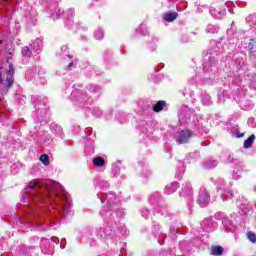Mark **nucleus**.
I'll return each mask as SVG.
<instances>
[{
    "instance_id": "f257e3e1",
    "label": "nucleus",
    "mask_w": 256,
    "mask_h": 256,
    "mask_svg": "<svg viewBox=\"0 0 256 256\" xmlns=\"http://www.w3.org/2000/svg\"><path fill=\"white\" fill-rule=\"evenodd\" d=\"M41 189V193L39 197H52L51 191L54 195L56 205L59 206L58 210L62 211L63 215H67V211L69 209V203L67 202V192L63 189V186L59 184V182H55L53 180H48L46 182H41L39 180L31 181L27 189Z\"/></svg>"
},
{
    "instance_id": "f03ea898",
    "label": "nucleus",
    "mask_w": 256,
    "mask_h": 256,
    "mask_svg": "<svg viewBox=\"0 0 256 256\" xmlns=\"http://www.w3.org/2000/svg\"><path fill=\"white\" fill-rule=\"evenodd\" d=\"M8 67L9 71L7 72L6 82L1 81V75H3L5 70L3 69V67H0V95H7V91H9V88L11 87V85H13V75L15 74V69L9 62ZM1 99L3 98L0 96V101Z\"/></svg>"
},
{
    "instance_id": "7ed1b4c3",
    "label": "nucleus",
    "mask_w": 256,
    "mask_h": 256,
    "mask_svg": "<svg viewBox=\"0 0 256 256\" xmlns=\"http://www.w3.org/2000/svg\"><path fill=\"white\" fill-rule=\"evenodd\" d=\"M73 101L78 103H91V96L85 90H74L71 94Z\"/></svg>"
},
{
    "instance_id": "20e7f679",
    "label": "nucleus",
    "mask_w": 256,
    "mask_h": 256,
    "mask_svg": "<svg viewBox=\"0 0 256 256\" xmlns=\"http://www.w3.org/2000/svg\"><path fill=\"white\" fill-rule=\"evenodd\" d=\"M192 135L193 133L191 132V130H182L176 133V141L180 145L183 143H187V141L191 139Z\"/></svg>"
},
{
    "instance_id": "39448f33",
    "label": "nucleus",
    "mask_w": 256,
    "mask_h": 256,
    "mask_svg": "<svg viewBox=\"0 0 256 256\" xmlns=\"http://www.w3.org/2000/svg\"><path fill=\"white\" fill-rule=\"evenodd\" d=\"M209 203V195L207 192H202L198 197V204L200 207H206Z\"/></svg>"
},
{
    "instance_id": "423d86ee",
    "label": "nucleus",
    "mask_w": 256,
    "mask_h": 256,
    "mask_svg": "<svg viewBox=\"0 0 256 256\" xmlns=\"http://www.w3.org/2000/svg\"><path fill=\"white\" fill-rule=\"evenodd\" d=\"M178 16L179 14H177V12H168L164 14L163 19L167 21V23H173Z\"/></svg>"
},
{
    "instance_id": "0eeeda50",
    "label": "nucleus",
    "mask_w": 256,
    "mask_h": 256,
    "mask_svg": "<svg viewBox=\"0 0 256 256\" xmlns=\"http://www.w3.org/2000/svg\"><path fill=\"white\" fill-rule=\"evenodd\" d=\"M61 56L63 59H65V61L72 60L73 59V55H71V53H69V48L67 46H62L61 47Z\"/></svg>"
},
{
    "instance_id": "6e6552de",
    "label": "nucleus",
    "mask_w": 256,
    "mask_h": 256,
    "mask_svg": "<svg viewBox=\"0 0 256 256\" xmlns=\"http://www.w3.org/2000/svg\"><path fill=\"white\" fill-rule=\"evenodd\" d=\"M211 15H214L216 19H221L222 15H225V11H221L220 8L218 9H211L210 10Z\"/></svg>"
},
{
    "instance_id": "1a4fd4ad",
    "label": "nucleus",
    "mask_w": 256,
    "mask_h": 256,
    "mask_svg": "<svg viewBox=\"0 0 256 256\" xmlns=\"http://www.w3.org/2000/svg\"><path fill=\"white\" fill-rule=\"evenodd\" d=\"M92 163L94 167H103V165H105V159L102 157H96L93 159Z\"/></svg>"
},
{
    "instance_id": "9d476101",
    "label": "nucleus",
    "mask_w": 256,
    "mask_h": 256,
    "mask_svg": "<svg viewBox=\"0 0 256 256\" xmlns=\"http://www.w3.org/2000/svg\"><path fill=\"white\" fill-rule=\"evenodd\" d=\"M179 187V183L174 182L171 185L166 187V193L171 195V193H175V190Z\"/></svg>"
},
{
    "instance_id": "9b49d317",
    "label": "nucleus",
    "mask_w": 256,
    "mask_h": 256,
    "mask_svg": "<svg viewBox=\"0 0 256 256\" xmlns=\"http://www.w3.org/2000/svg\"><path fill=\"white\" fill-rule=\"evenodd\" d=\"M211 253H212V255H215V256H221V255H223V247L214 246L211 248Z\"/></svg>"
},
{
    "instance_id": "f8f14e48",
    "label": "nucleus",
    "mask_w": 256,
    "mask_h": 256,
    "mask_svg": "<svg viewBox=\"0 0 256 256\" xmlns=\"http://www.w3.org/2000/svg\"><path fill=\"white\" fill-rule=\"evenodd\" d=\"M253 141H255V135H251L248 139L244 141V149H249L251 145H253Z\"/></svg>"
},
{
    "instance_id": "ddd939ff",
    "label": "nucleus",
    "mask_w": 256,
    "mask_h": 256,
    "mask_svg": "<svg viewBox=\"0 0 256 256\" xmlns=\"http://www.w3.org/2000/svg\"><path fill=\"white\" fill-rule=\"evenodd\" d=\"M165 107V101H158L154 107L153 110L156 112L163 111V108Z\"/></svg>"
},
{
    "instance_id": "4468645a",
    "label": "nucleus",
    "mask_w": 256,
    "mask_h": 256,
    "mask_svg": "<svg viewBox=\"0 0 256 256\" xmlns=\"http://www.w3.org/2000/svg\"><path fill=\"white\" fill-rule=\"evenodd\" d=\"M22 55L23 57H31V50L29 49V47L24 46L22 48Z\"/></svg>"
},
{
    "instance_id": "2eb2a0df",
    "label": "nucleus",
    "mask_w": 256,
    "mask_h": 256,
    "mask_svg": "<svg viewBox=\"0 0 256 256\" xmlns=\"http://www.w3.org/2000/svg\"><path fill=\"white\" fill-rule=\"evenodd\" d=\"M40 161L43 165H49V156L47 154L41 155Z\"/></svg>"
},
{
    "instance_id": "dca6fc26",
    "label": "nucleus",
    "mask_w": 256,
    "mask_h": 256,
    "mask_svg": "<svg viewBox=\"0 0 256 256\" xmlns=\"http://www.w3.org/2000/svg\"><path fill=\"white\" fill-rule=\"evenodd\" d=\"M206 32H208V33H217V27H215L213 24H209L206 27Z\"/></svg>"
},
{
    "instance_id": "f3484780",
    "label": "nucleus",
    "mask_w": 256,
    "mask_h": 256,
    "mask_svg": "<svg viewBox=\"0 0 256 256\" xmlns=\"http://www.w3.org/2000/svg\"><path fill=\"white\" fill-rule=\"evenodd\" d=\"M42 45H43V42L41 40H36V42H34L32 44V47L34 49H36V51H39V49H41Z\"/></svg>"
},
{
    "instance_id": "a211bd4d",
    "label": "nucleus",
    "mask_w": 256,
    "mask_h": 256,
    "mask_svg": "<svg viewBox=\"0 0 256 256\" xmlns=\"http://www.w3.org/2000/svg\"><path fill=\"white\" fill-rule=\"evenodd\" d=\"M248 47H249L251 53H255L256 41L250 40Z\"/></svg>"
},
{
    "instance_id": "6ab92c4d",
    "label": "nucleus",
    "mask_w": 256,
    "mask_h": 256,
    "mask_svg": "<svg viewBox=\"0 0 256 256\" xmlns=\"http://www.w3.org/2000/svg\"><path fill=\"white\" fill-rule=\"evenodd\" d=\"M247 237L251 243H256V235L253 232H248Z\"/></svg>"
},
{
    "instance_id": "aec40b11",
    "label": "nucleus",
    "mask_w": 256,
    "mask_h": 256,
    "mask_svg": "<svg viewBox=\"0 0 256 256\" xmlns=\"http://www.w3.org/2000/svg\"><path fill=\"white\" fill-rule=\"evenodd\" d=\"M104 34H103V30H97L95 33V38L98 40H101L103 38Z\"/></svg>"
},
{
    "instance_id": "412c9836",
    "label": "nucleus",
    "mask_w": 256,
    "mask_h": 256,
    "mask_svg": "<svg viewBox=\"0 0 256 256\" xmlns=\"http://www.w3.org/2000/svg\"><path fill=\"white\" fill-rule=\"evenodd\" d=\"M210 99L211 97L209 95H205L204 98L202 99V103H204V105H209Z\"/></svg>"
},
{
    "instance_id": "4be33fe9",
    "label": "nucleus",
    "mask_w": 256,
    "mask_h": 256,
    "mask_svg": "<svg viewBox=\"0 0 256 256\" xmlns=\"http://www.w3.org/2000/svg\"><path fill=\"white\" fill-rule=\"evenodd\" d=\"M68 67H69V68L73 67V61H71V62L68 64Z\"/></svg>"
},
{
    "instance_id": "5701e85b",
    "label": "nucleus",
    "mask_w": 256,
    "mask_h": 256,
    "mask_svg": "<svg viewBox=\"0 0 256 256\" xmlns=\"http://www.w3.org/2000/svg\"><path fill=\"white\" fill-rule=\"evenodd\" d=\"M247 21H251V16H249V17L247 18Z\"/></svg>"
},
{
    "instance_id": "b1692460",
    "label": "nucleus",
    "mask_w": 256,
    "mask_h": 256,
    "mask_svg": "<svg viewBox=\"0 0 256 256\" xmlns=\"http://www.w3.org/2000/svg\"><path fill=\"white\" fill-rule=\"evenodd\" d=\"M11 57H13V55L9 54L8 59H11Z\"/></svg>"
},
{
    "instance_id": "393cba45",
    "label": "nucleus",
    "mask_w": 256,
    "mask_h": 256,
    "mask_svg": "<svg viewBox=\"0 0 256 256\" xmlns=\"http://www.w3.org/2000/svg\"><path fill=\"white\" fill-rule=\"evenodd\" d=\"M71 14L73 15V10H70Z\"/></svg>"
},
{
    "instance_id": "a878e982",
    "label": "nucleus",
    "mask_w": 256,
    "mask_h": 256,
    "mask_svg": "<svg viewBox=\"0 0 256 256\" xmlns=\"http://www.w3.org/2000/svg\"><path fill=\"white\" fill-rule=\"evenodd\" d=\"M59 15H61V10H59Z\"/></svg>"
}]
</instances>
